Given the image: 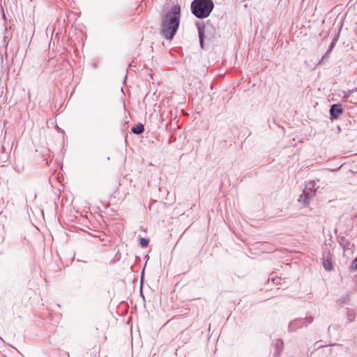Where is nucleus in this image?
I'll use <instances>...</instances> for the list:
<instances>
[{"label": "nucleus", "mask_w": 357, "mask_h": 357, "mask_svg": "<svg viewBox=\"0 0 357 357\" xmlns=\"http://www.w3.org/2000/svg\"><path fill=\"white\" fill-rule=\"evenodd\" d=\"M180 17L181 6L178 4L173 6L162 19L160 29L162 36L168 40L173 39L178 29Z\"/></svg>", "instance_id": "f257e3e1"}, {"label": "nucleus", "mask_w": 357, "mask_h": 357, "mask_svg": "<svg viewBox=\"0 0 357 357\" xmlns=\"http://www.w3.org/2000/svg\"><path fill=\"white\" fill-rule=\"evenodd\" d=\"M213 8V0H194L191 3L192 14L199 19L208 17Z\"/></svg>", "instance_id": "f03ea898"}, {"label": "nucleus", "mask_w": 357, "mask_h": 357, "mask_svg": "<svg viewBox=\"0 0 357 357\" xmlns=\"http://www.w3.org/2000/svg\"><path fill=\"white\" fill-rule=\"evenodd\" d=\"M316 183L314 181H309L303 193L299 196L298 201L305 204H308L310 200L315 195Z\"/></svg>", "instance_id": "7ed1b4c3"}, {"label": "nucleus", "mask_w": 357, "mask_h": 357, "mask_svg": "<svg viewBox=\"0 0 357 357\" xmlns=\"http://www.w3.org/2000/svg\"><path fill=\"white\" fill-rule=\"evenodd\" d=\"M313 319L312 317L309 318H299L293 320L289 324V328L290 331H295L297 329L307 326L312 322Z\"/></svg>", "instance_id": "20e7f679"}, {"label": "nucleus", "mask_w": 357, "mask_h": 357, "mask_svg": "<svg viewBox=\"0 0 357 357\" xmlns=\"http://www.w3.org/2000/svg\"><path fill=\"white\" fill-rule=\"evenodd\" d=\"M342 106L339 104L331 105L330 109V114L335 119H337L342 113Z\"/></svg>", "instance_id": "39448f33"}, {"label": "nucleus", "mask_w": 357, "mask_h": 357, "mask_svg": "<svg viewBox=\"0 0 357 357\" xmlns=\"http://www.w3.org/2000/svg\"><path fill=\"white\" fill-rule=\"evenodd\" d=\"M198 33L199 38L200 42V46L202 48H204V26H198Z\"/></svg>", "instance_id": "423d86ee"}, {"label": "nucleus", "mask_w": 357, "mask_h": 357, "mask_svg": "<svg viewBox=\"0 0 357 357\" xmlns=\"http://www.w3.org/2000/svg\"><path fill=\"white\" fill-rule=\"evenodd\" d=\"M275 347L277 349V352L275 353V355H278L279 356L283 350V347H284L283 341L280 339L277 340L275 342Z\"/></svg>", "instance_id": "0eeeda50"}, {"label": "nucleus", "mask_w": 357, "mask_h": 357, "mask_svg": "<svg viewBox=\"0 0 357 357\" xmlns=\"http://www.w3.org/2000/svg\"><path fill=\"white\" fill-rule=\"evenodd\" d=\"M144 130V125L142 124V123H138L137 125L133 126L132 128H131V131L135 133V134H141L142 132H143Z\"/></svg>", "instance_id": "6e6552de"}, {"label": "nucleus", "mask_w": 357, "mask_h": 357, "mask_svg": "<svg viewBox=\"0 0 357 357\" xmlns=\"http://www.w3.org/2000/svg\"><path fill=\"white\" fill-rule=\"evenodd\" d=\"M323 265L326 271H331L333 269V264L331 260L324 259Z\"/></svg>", "instance_id": "1a4fd4ad"}, {"label": "nucleus", "mask_w": 357, "mask_h": 357, "mask_svg": "<svg viewBox=\"0 0 357 357\" xmlns=\"http://www.w3.org/2000/svg\"><path fill=\"white\" fill-rule=\"evenodd\" d=\"M347 314L349 322H353L355 319V312L353 310H348Z\"/></svg>", "instance_id": "9d476101"}, {"label": "nucleus", "mask_w": 357, "mask_h": 357, "mask_svg": "<svg viewBox=\"0 0 357 357\" xmlns=\"http://www.w3.org/2000/svg\"><path fill=\"white\" fill-rule=\"evenodd\" d=\"M149 241L148 239L144 238L143 237H141L139 238V243L142 245V247H143V248L147 247L149 245Z\"/></svg>", "instance_id": "9b49d317"}, {"label": "nucleus", "mask_w": 357, "mask_h": 357, "mask_svg": "<svg viewBox=\"0 0 357 357\" xmlns=\"http://www.w3.org/2000/svg\"><path fill=\"white\" fill-rule=\"evenodd\" d=\"M351 269L356 270L357 269V257L352 261L351 265Z\"/></svg>", "instance_id": "f8f14e48"}, {"label": "nucleus", "mask_w": 357, "mask_h": 357, "mask_svg": "<svg viewBox=\"0 0 357 357\" xmlns=\"http://www.w3.org/2000/svg\"><path fill=\"white\" fill-rule=\"evenodd\" d=\"M357 91V88L348 91L347 96H349Z\"/></svg>", "instance_id": "ddd939ff"}, {"label": "nucleus", "mask_w": 357, "mask_h": 357, "mask_svg": "<svg viewBox=\"0 0 357 357\" xmlns=\"http://www.w3.org/2000/svg\"><path fill=\"white\" fill-rule=\"evenodd\" d=\"M333 46H334V43H332L329 47V49L328 50V52H330L331 51Z\"/></svg>", "instance_id": "4468645a"}, {"label": "nucleus", "mask_w": 357, "mask_h": 357, "mask_svg": "<svg viewBox=\"0 0 357 357\" xmlns=\"http://www.w3.org/2000/svg\"><path fill=\"white\" fill-rule=\"evenodd\" d=\"M330 52H328V51L326 52V54L322 56L321 58V60H324L325 58L327 57L328 54H329Z\"/></svg>", "instance_id": "2eb2a0df"}]
</instances>
